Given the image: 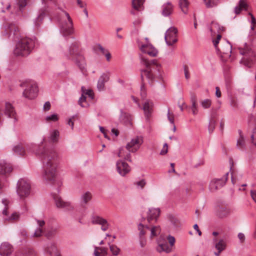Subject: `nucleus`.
<instances>
[{
    "label": "nucleus",
    "mask_w": 256,
    "mask_h": 256,
    "mask_svg": "<svg viewBox=\"0 0 256 256\" xmlns=\"http://www.w3.org/2000/svg\"><path fill=\"white\" fill-rule=\"evenodd\" d=\"M104 84L105 82L100 78L98 80V84H97V88L99 91H102L104 90Z\"/></svg>",
    "instance_id": "603ef678"
},
{
    "label": "nucleus",
    "mask_w": 256,
    "mask_h": 256,
    "mask_svg": "<svg viewBox=\"0 0 256 256\" xmlns=\"http://www.w3.org/2000/svg\"><path fill=\"white\" fill-rule=\"evenodd\" d=\"M240 53L244 56V60L248 62H252L256 56V54L251 48L246 43L244 48H240Z\"/></svg>",
    "instance_id": "ddd939ff"
},
{
    "label": "nucleus",
    "mask_w": 256,
    "mask_h": 256,
    "mask_svg": "<svg viewBox=\"0 0 256 256\" xmlns=\"http://www.w3.org/2000/svg\"><path fill=\"white\" fill-rule=\"evenodd\" d=\"M108 245L110 246V250L112 253V254L114 256H118L120 252V249L114 244H110L109 243Z\"/></svg>",
    "instance_id": "49530a36"
},
{
    "label": "nucleus",
    "mask_w": 256,
    "mask_h": 256,
    "mask_svg": "<svg viewBox=\"0 0 256 256\" xmlns=\"http://www.w3.org/2000/svg\"><path fill=\"white\" fill-rule=\"evenodd\" d=\"M78 103L82 108L87 107L88 106V104L86 102V96H84V94H82L81 97L79 98Z\"/></svg>",
    "instance_id": "de8ad7c7"
},
{
    "label": "nucleus",
    "mask_w": 256,
    "mask_h": 256,
    "mask_svg": "<svg viewBox=\"0 0 256 256\" xmlns=\"http://www.w3.org/2000/svg\"><path fill=\"white\" fill-rule=\"evenodd\" d=\"M32 151L40 156L43 162V177L46 180L54 183L56 178V161L58 154L56 150L50 148L32 144Z\"/></svg>",
    "instance_id": "f257e3e1"
},
{
    "label": "nucleus",
    "mask_w": 256,
    "mask_h": 256,
    "mask_svg": "<svg viewBox=\"0 0 256 256\" xmlns=\"http://www.w3.org/2000/svg\"><path fill=\"white\" fill-rule=\"evenodd\" d=\"M16 256H36V254L32 248H26L18 251Z\"/></svg>",
    "instance_id": "b1692460"
},
{
    "label": "nucleus",
    "mask_w": 256,
    "mask_h": 256,
    "mask_svg": "<svg viewBox=\"0 0 256 256\" xmlns=\"http://www.w3.org/2000/svg\"><path fill=\"white\" fill-rule=\"evenodd\" d=\"M160 214V210L158 208H149L147 216L148 221L150 222L151 220H156Z\"/></svg>",
    "instance_id": "393cba45"
},
{
    "label": "nucleus",
    "mask_w": 256,
    "mask_h": 256,
    "mask_svg": "<svg viewBox=\"0 0 256 256\" xmlns=\"http://www.w3.org/2000/svg\"><path fill=\"white\" fill-rule=\"evenodd\" d=\"M168 144L166 143H165L164 144L163 148L160 152V154L161 155H164L168 152Z\"/></svg>",
    "instance_id": "680f3d73"
},
{
    "label": "nucleus",
    "mask_w": 256,
    "mask_h": 256,
    "mask_svg": "<svg viewBox=\"0 0 256 256\" xmlns=\"http://www.w3.org/2000/svg\"><path fill=\"white\" fill-rule=\"evenodd\" d=\"M35 46V40L28 38H22L16 44L14 54L18 56H27L34 50Z\"/></svg>",
    "instance_id": "20e7f679"
},
{
    "label": "nucleus",
    "mask_w": 256,
    "mask_h": 256,
    "mask_svg": "<svg viewBox=\"0 0 256 256\" xmlns=\"http://www.w3.org/2000/svg\"><path fill=\"white\" fill-rule=\"evenodd\" d=\"M230 213V209L225 206H218L217 208L216 214L219 218H224L228 216Z\"/></svg>",
    "instance_id": "c85d7f7f"
},
{
    "label": "nucleus",
    "mask_w": 256,
    "mask_h": 256,
    "mask_svg": "<svg viewBox=\"0 0 256 256\" xmlns=\"http://www.w3.org/2000/svg\"><path fill=\"white\" fill-rule=\"evenodd\" d=\"M131 149L126 150V146L125 148L122 147L119 150V152L118 154V156L120 158H122L124 160H128L130 162H132V160L130 158L131 154L130 151Z\"/></svg>",
    "instance_id": "4be33fe9"
},
{
    "label": "nucleus",
    "mask_w": 256,
    "mask_h": 256,
    "mask_svg": "<svg viewBox=\"0 0 256 256\" xmlns=\"http://www.w3.org/2000/svg\"><path fill=\"white\" fill-rule=\"evenodd\" d=\"M177 34L178 30L175 27H171L166 30L164 40L168 46H172L178 41Z\"/></svg>",
    "instance_id": "f8f14e48"
},
{
    "label": "nucleus",
    "mask_w": 256,
    "mask_h": 256,
    "mask_svg": "<svg viewBox=\"0 0 256 256\" xmlns=\"http://www.w3.org/2000/svg\"><path fill=\"white\" fill-rule=\"evenodd\" d=\"M216 125V120L214 118H212L209 122V124L208 127V132L210 134H212L214 128Z\"/></svg>",
    "instance_id": "c03bdc74"
},
{
    "label": "nucleus",
    "mask_w": 256,
    "mask_h": 256,
    "mask_svg": "<svg viewBox=\"0 0 256 256\" xmlns=\"http://www.w3.org/2000/svg\"><path fill=\"white\" fill-rule=\"evenodd\" d=\"M110 76V73L109 72H107L106 73H103L99 78L104 82H106L108 81Z\"/></svg>",
    "instance_id": "3c124183"
},
{
    "label": "nucleus",
    "mask_w": 256,
    "mask_h": 256,
    "mask_svg": "<svg viewBox=\"0 0 256 256\" xmlns=\"http://www.w3.org/2000/svg\"><path fill=\"white\" fill-rule=\"evenodd\" d=\"M182 102H180V101H179L178 103V106L179 108H180V110L181 111H183L184 110V108H187V106L186 105V103L183 101V100H182Z\"/></svg>",
    "instance_id": "69168bd1"
},
{
    "label": "nucleus",
    "mask_w": 256,
    "mask_h": 256,
    "mask_svg": "<svg viewBox=\"0 0 256 256\" xmlns=\"http://www.w3.org/2000/svg\"><path fill=\"white\" fill-rule=\"evenodd\" d=\"M4 114L9 118H14V122L17 121L15 117L16 112L14 108L10 102H6L5 104Z\"/></svg>",
    "instance_id": "5701e85b"
},
{
    "label": "nucleus",
    "mask_w": 256,
    "mask_h": 256,
    "mask_svg": "<svg viewBox=\"0 0 256 256\" xmlns=\"http://www.w3.org/2000/svg\"><path fill=\"white\" fill-rule=\"evenodd\" d=\"M174 6L170 2H167L162 6V14L164 16H168L172 14Z\"/></svg>",
    "instance_id": "412c9836"
},
{
    "label": "nucleus",
    "mask_w": 256,
    "mask_h": 256,
    "mask_svg": "<svg viewBox=\"0 0 256 256\" xmlns=\"http://www.w3.org/2000/svg\"><path fill=\"white\" fill-rule=\"evenodd\" d=\"M14 152L19 156H23L26 154V150L22 144H18L12 148Z\"/></svg>",
    "instance_id": "7c9ffc66"
},
{
    "label": "nucleus",
    "mask_w": 256,
    "mask_h": 256,
    "mask_svg": "<svg viewBox=\"0 0 256 256\" xmlns=\"http://www.w3.org/2000/svg\"><path fill=\"white\" fill-rule=\"evenodd\" d=\"M56 233V230L55 229H52L50 230H48L45 234V236L48 239H51L52 238Z\"/></svg>",
    "instance_id": "8fccbe9b"
},
{
    "label": "nucleus",
    "mask_w": 256,
    "mask_h": 256,
    "mask_svg": "<svg viewBox=\"0 0 256 256\" xmlns=\"http://www.w3.org/2000/svg\"><path fill=\"white\" fill-rule=\"evenodd\" d=\"M92 199L91 194L87 192L82 194L80 197V202L82 206L84 204H86L89 201Z\"/></svg>",
    "instance_id": "e433bc0d"
},
{
    "label": "nucleus",
    "mask_w": 256,
    "mask_h": 256,
    "mask_svg": "<svg viewBox=\"0 0 256 256\" xmlns=\"http://www.w3.org/2000/svg\"><path fill=\"white\" fill-rule=\"evenodd\" d=\"M212 26L213 28H214L218 30H222L223 31L224 30V27L222 26H220L218 23L214 22H212Z\"/></svg>",
    "instance_id": "5fc2aeb1"
},
{
    "label": "nucleus",
    "mask_w": 256,
    "mask_h": 256,
    "mask_svg": "<svg viewBox=\"0 0 256 256\" xmlns=\"http://www.w3.org/2000/svg\"><path fill=\"white\" fill-rule=\"evenodd\" d=\"M200 104L204 108L207 109L210 107L212 105V101L210 99H205L201 101Z\"/></svg>",
    "instance_id": "a18cd8bd"
},
{
    "label": "nucleus",
    "mask_w": 256,
    "mask_h": 256,
    "mask_svg": "<svg viewBox=\"0 0 256 256\" xmlns=\"http://www.w3.org/2000/svg\"><path fill=\"white\" fill-rule=\"evenodd\" d=\"M144 0H133L132 5L133 8L137 10H140L142 6Z\"/></svg>",
    "instance_id": "37998d69"
},
{
    "label": "nucleus",
    "mask_w": 256,
    "mask_h": 256,
    "mask_svg": "<svg viewBox=\"0 0 256 256\" xmlns=\"http://www.w3.org/2000/svg\"><path fill=\"white\" fill-rule=\"evenodd\" d=\"M4 30L2 32L3 36L16 40L20 36L18 26L12 22H6L4 25Z\"/></svg>",
    "instance_id": "423d86ee"
},
{
    "label": "nucleus",
    "mask_w": 256,
    "mask_h": 256,
    "mask_svg": "<svg viewBox=\"0 0 256 256\" xmlns=\"http://www.w3.org/2000/svg\"><path fill=\"white\" fill-rule=\"evenodd\" d=\"M21 87L26 88L22 92V96L29 100L36 98L38 94V86L34 81L28 80L22 82L20 84Z\"/></svg>",
    "instance_id": "39448f33"
},
{
    "label": "nucleus",
    "mask_w": 256,
    "mask_h": 256,
    "mask_svg": "<svg viewBox=\"0 0 256 256\" xmlns=\"http://www.w3.org/2000/svg\"><path fill=\"white\" fill-rule=\"evenodd\" d=\"M12 168L10 164L4 161L0 162V189L6 186V178L12 172Z\"/></svg>",
    "instance_id": "1a4fd4ad"
},
{
    "label": "nucleus",
    "mask_w": 256,
    "mask_h": 256,
    "mask_svg": "<svg viewBox=\"0 0 256 256\" xmlns=\"http://www.w3.org/2000/svg\"><path fill=\"white\" fill-rule=\"evenodd\" d=\"M45 120L46 122L52 121L56 122L58 120V117L57 114H52L50 116H48L46 117Z\"/></svg>",
    "instance_id": "09e8293b"
},
{
    "label": "nucleus",
    "mask_w": 256,
    "mask_h": 256,
    "mask_svg": "<svg viewBox=\"0 0 256 256\" xmlns=\"http://www.w3.org/2000/svg\"><path fill=\"white\" fill-rule=\"evenodd\" d=\"M156 250L158 252H164L166 253H170L172 252V248H170L166 242L164 243L158 242V245L156 248Z\"/></svg>",
    "instance_id": "2f4dec72"
},
{
    "label": "nucleus",
    "mask_w": 256,
    "mask_h": 256,
    "mask_svg": "<svg viewBox=\"0 0 256 256\" xmlns=\"http://www.w3.org/2000/svg\"><path fill=\"white\" fill-rule=\"evenodd\" d=\"M148 230L150 231V238L157 236L160 233L161 229L160 226H154L150 228Z\"/></svg>",
    "instance_id": "79ce46f5"
},
{
    "label": "nucleus",
    "mask_w": 256,
    "mask_h": 256,
    "mask_svg": "<svg viewBox=\"0 0 256 256\" xmlns=\"http://www.w3.org/2000/svg\"><path fill=\"white\" fill-rule=\"evenodd\" d=\"M67 18V21H63L60 26V32L64 36H70L74 32L73 22L70 14L66 11H63Z\"/></svg>",
    "instance_id": "0eeeda50"
},
{
    "label": "nucleus",
    "mask_w": 256,
    "mask_h": 256,
    "mask_svg": "<svg viewBox=\"0 0 256 256\" xmlns=\"http://www.w3.org/2000/svg\"><path fill=\"white\" fill-rule=\"evenodd\" d=\"M98 250H100L102 254V256H106L108 252V248L104 247H98Z\"/></svg>",
    "instance_id": "e2e57ef3"
},
{
    "label": "nucleus",
    "mask_w": 256,
    "mask_h": 256,
    "mask_svg": "<svg viewBox=\"0 0 256 256\" xmlns=\"http://www.w3.org/2000/svg\"><path fill=\"white\" fill-rule=\"evenodd\" d=\"M238 132L240 134V138L237 141L236 146L240 149H242L245 146L244 139L242 135V130H239Z\"/></svg>",
    "instance_id": "a19ab883"
},
{
    "label": "nucleus",
    "mask_w": 256,
    "mask_h": 256,
    "mask_svg": "<svg viewBox=\"0 0 256 256\" xmlns=\"http://www.w3.org/2000/svg\"><path fill=\"white\" fill-rule=\"evenodd\" d=\"M230 104L232 107L235 108H237L238 106L237 100L234 98H230Z\"/></svg>",
    "instance_id": "13d9d810"
},
{
    "label": "nucleus",
    "mask_w": 256,
    "mask_h": 256,
    "mask_svg": "<svg viewBox=\"0 0 256 256\" xmlns=\"http://www.w3.org/2000/svg\"><path fill=\"white\" fill-rule=\"evenodd\" d=\"M190 102L192 103L190 108L192 110V114L196 115L198 112V104L196 103V96L194 93H191Z\"/></svg>",
    "instance_id": "c756f323"
},
{
    "label": "nucleus",
    "mask_w": 256,
    "mask_h": 256,
    "mask_svg": "<svg viewBox=\"0 0 256 256\" xmlns=\"http://www.w3.org/2000/svg\"><path fill=\"white\" fill-rule=\"evenodd\" d=\"M250 194L253 200L256 202V190H250Z\"/></svg>",
    "instance_id": "774afa93"
},
{
    "label": "nucleus",
    "mask_w": 256,
    "mask_h": 256,
    "mask_svg": "<svg viewBox=\"0 0 256 256\" xmlns=\"http://www.w3.org/2000/svg\"><path fill=\"white\" fill-rule=\"evenodd\" d=\"M31 186L28 180L24 178L20 179L16 186V192L22 198L28 197L30 192Z\"/></svg>",
    "instance_id": "6e6552de"
},
{
    "label": "nucleus",
    "mask_w": 256,
    "mask_h": 256,
    "mask_svg": "<svg viewBox=\"0 0 256 256\" xmlns=\"http://www.w3.org/2000/svg\"><path fill=\"white\" fill-rule=\"evenodd\" d=\"M248 7L246 0H240L238 6L234 8V13L236 14H240V12L244 10H246Z\"/></svg>",
    "instance_id": "cd10ccee"
},
{
    "label": "nucleus",
    "mask_w": 256,
    "mask_h": 256,
    "mask_svg": "<svg viewBox=\"0 0 256 256\" xmlns=\"http://www.w3.org/2000/svg\"><path fill=\"white\" fill-rule=\"evenodd\" d=\"M149 229L150 227L147 225L140 223L138 225V230L140 231L139 238H145L144 236Z\"/></svg>",
    "instance_id": "72a5a7b5"
},
{
    "label": "nucleus",
    "mask_w": 256,
    "mask_h": 256,
    "mask_svg": "<svg viewBox=\"0 0 256 256\" xmlns=\"http://www.w3.org/2000/svg\"><path fill=\"white\" fill-rule=\"evenodd\" d=\"M140 49L142 52L149 56L154 57L158 54V50L150 44H142Z\"/></svg>",
    "instance_id": "a211bd4d"
},
{
    "label": "nucleus",
    "mask_w": 256,
    "mask_h": 256,
    "mask_svg": "<svg viewBox=\"0 0 256 256\" xmlns=\"http://www.w3.org/2000/svg\"><path fill=\"white\" fill-rule=\"evenodd\" d=\"M132 118L131 116L126 112L120 110V121L126 126H130L132 125Z\"/></svg>",
    "instance_id": "aec40b11"
},
{
    "label": "nucleus",
    "mask_w": 256,
    "mask_h": 256,
    "mask_svg": "<svg viewBox=\"0 0 256 256\" xmlns=\"http://www.w3.org/2000/svg\"><path fill=\"white\" fill-rule=\"evenodd\" d=\"M228 172H226L224 176L220 178L213 179L210 182L209 185L210 190L214 192L224 186L228 180Z\"/></svg>",
    "instance_id": "9b49d317"
},
{
    "label": "nucleus",
    "mask_w": 256,
    "mask_h": 256,
    "mask_svg": "<svg viewBox=\"0 0 256 256\" xmlns=\"http://www.w3.org/2000/svg\"><path fill=\"white\" fill-rule=\"evenodd\" d=\"M168 120H169V121L170 122L173 124H174V115L173 114H170V110H168Z\"/></svg>",
    "instance_id": "0e129e2a"
},
{
    "label": "nucleus",
    "mask_w": 256,
    "mask_h": 256,
    "mask_svg": "<svg viewBox=\"0 0 256 256\" xmlns=\"http://www.w3.org/2000/svg\"><path fill=\"white\" fill-rule=\"evenodd\" d=\"M53 198L58 208H62L68 211H71L74 209V206L70 202H64L61 197L56 194H54Z\"/></svg>",
    "instance_id": "4468645a"
},
{
    "label": "nucleus",
    "mask_w": 256,
    "mask_h": 256,
    "mask_svg": "<svg viewBox=\"0 0 256 256\" xmlns=\"http://www.w3.org/2000/svg\"><path fill=\"white\" fill-rule=\"evenodd\" d=\"M232 52V46L228 42L224 46L222 47V50H220L221 52L223 53L224 54H226L228 56H230Z\"/></svg>",
    "instance_id": "c9c22d12"
},
{
    "label": "nucleus",
    "mask_w": 256,
    "mask_h": 256,
    "mask_svg": "<svg viewBox=\"0 0 256 256\" xmlns=\"http://www.w3.org/2000/svg\"><path fill=\"white\" fill-rule=\"evenodd\" d=\"M251 140L252 142L256 146V128L254 132V134L251 136Z\"/></svg>",
    "instance_id": "338daca9"
},
{
    "label": "nucleus",
    "mask_w": 256,
    "mask_h": 256,
    "mask_svg": "<svg viewBox=\"0 0 256 256\" xmlns=\"http://www.w3.org/2000/svg\"><path fill=\"white\" fill-rule=\"evenodd\" d=\"M63 53L67 59L74 61L81 70L85 68V60L80 52L79 46L76 42H72L66 50H63Z\"/></svg>",
    "instance_id": "7ed1b4c3"
},
{
    "label": "nucleus",
    "mask_w": 256,
    "mask_h": 256,
    "mask_svg": "<svg viewBox=\"0 0 256 256\" xmlns=\"http://www.w3.org/2000/svg\"><path fill=\"white\" fill-rule=\"evenodd\" d=\"M60 136L59 132L56 130H54L50 132V135L48 140L50 142L54 143L58 141Z\"/></svg>",
    "instance_id": "f704fd0d"
},
{
    "label": "nucleus",
    "mask_w": 256,
    "mask_h": 256,
    "mask_svg": "<svg viewBox=\"0 0 256 256\" xmlns=\"http://www.w3.org/2000/svg\"><path fill=\"white\" fill-rule=\"evenodd\" d=\"M92 219V222L94 224L102 225V224H106L107 220L100 216H93Z\"/></svg>",
    "instance_id": "4c0bfd02"
},
{
    "label": "nucleus",
    "mask_w": 256,
    "mask_h": 256,
    "mask_svg": "<svg viewBox=\"0 0 256 256\" xmlns=\"http://www.w3.org/2000/svg\"><path fill=\"white\" fill-rule=\"evenodd\" d=\"M143 143V138L142 136H137L131 140L126 146V150L131 149L132 152H136Z\"/></svg>",
    "instance_id": "2eb2a0df"
},
{
    "label": "nucleus",
    "mask_w": 256,
    "mask_h": 256,
    "mask_svg": "<svg viewBox=\"0 0 256 256\" xmlns=\"http://www.w3.org/2000/svg\"><path fill=\"white\" fill-rule=\"evenodd\" d=\"M168 240L170 246H173L175 242V238L174 236L169 235L168 237Z\"/></svg>",
    "instance_id": "bf43d9fd"
},
{
    "label": "nucleus",
    "mask_w": 256,
    "mask_h": 256,
    "mask_svg": "<svg viewBox=\"0 0 256 256\" xmlns=\"http://www.w3.org/2000/svg\"><path fill=\"white\" fill-rule=\"evenodd\" d=\"M42 229L40 228H38L36 230L34 234V236L35 237H40L42 235Z\"/></svg>",
    "instance_id": "6e6d98bb"
},
{
    "label": "nucleus",
    "mask_w": 256,
    "mask_h": 256,
    "mask_svg": "<svg viewBox=\"0 0 256 256\" xmlns=\"http://www.w3.org/2000/svg\"><path fill=\"white\" fill-rule=\"evenodd\" d=\"M141 62L144 65L146 68L141 70V79L144 81V76L148 80L150 84H152L156 78H162L160 74L161 66L156 59L149 60L143 56H140Z\"/></svg>",
    "instance_id": "f03ea898"
},
{
    "label": "nucleus",
    "mask_w": 256,
    "mask_h": 256,
    "mask_svg": "<svg viewBox=\"0 0 256 256\" xmlns=\"http://www.w3.org/2000/svg\"><path fill=\"white\" fill-rule=\"evenodd\" d=\"M207 8L216 6L220 2V0H203Z\"/></svg>",
    "instance_id": "58836bf2"
},
{
    "label": "nucleus",
    "mask_w": 256,
    "mask_h": 256,
    "mask_svg": "<svg viewBox=\"0 0 256 256\" xmlns=\"http://www.w3.org/2000/svg\"><path fill=\"white\" fill-rule=\"evenodd\" d=\"M213 242L214 244V247L216 250H224L226 248V242L223 239L218 240L217 238H214Z\"/></svg>",
    "instance_id": "bb28decb"
},
{
    "label": "nucleus",
    "mask_w": 256,
    "mask_h": 256,
    "mask_svg": "<svg viewBox=\"0 0 256 256\" xmlns=\"http://www.w3.org/2000/svg\"><path fill=\"white\" fill-rule=\"evenodd\" d=\"M2 203L4 205V208L2 211V214L4 216V221H8L10 222H12L15 220H18L20 218V214L15 212L9 215L8 209V203L9 202L6 199H3L2 200Z\"/></svg>",
    "instance_id": "9d476101"
},
{
    "label": "nucleus",
    "mask_w": 256,
    "mask_h": 256,
    "mask_svg": "<svg viewBox=\"0 0 256 256\" xmlns=\"http://www.w3.org/2000/svg\"><path fill=\"white\" fill-rule=\"evenodd\" d=\"M134 184L141 188H143L146 184V182L144 179H142L138 182H134Z\"/></svg>",
    "instance_id": "864d4df0"
},
{
    "label": "nucleus",
    "mask_w": 256,
    "mask_h": 256,
    "mask_svg": "<svg viewBox=\"0 0 256 256\" xmlns=\"http://www.w3.org/2000/svg\"><path fill=\"white\" fill-rule=\"evenodd\" d=\"M153 102L150 100H146L143 104V110L147 118H148L152 110Z\"/></svg>",
    "instance_id": "a878e982"
},
{
    "label": "nucleus",
    "mask_w": 256,
    "mask_h": 256,
    "mask_svg": "<svg viewBox=\"0 0 256 256\" xmlns=\"http://www.w3.org/2000/svg\"><path fill=\"white\" fill-rule=\"evenodd\" d=\"M116 170L118 173L124 176L130 171V166L123 160H119L116 162Z\"/></svg>",
    "instance_id": "dca6fc26"
},
{
    "label": "nucleus",
    "mask_w": 256,
    "mask_h": 256,
    "mask_svg": "<svg viewBox=\"0 0 256 256\" xmlns=\"http://www.w3.org/2000/svg\"><path fill=\"white\" fill-rule=\"evenodd\" d=\"M188 4L189 3L187 0H179V6L185 14L188 12Z\"/></svg>",
    "instance_id": "ea45409f"
},
{
    "label": "nucleus",
    "mask_w": 256,
    "mask_h": 256,
    "mask_svg": "<svg viewBox=\"0 0 256 256\" xmlns=\"http://www.w3.org/2000/svg\"><path fill=\"white\" fill-rule=\"evenodd\" d=\"M139 242L142 248H144L146 245V238H139Z\"/></svg>",
    "instance_id": "052dcab7"
},
{
    "label": "nucleus",
    "mask_w": 256,
    "mask_h": 256,
    "mask_svg": "<svg viewBox=\"0 0 256 256\" xmlns=\"http://www.w3.org/2000/svg\"><path fill=\"white\" fill-rule=\"evenodd\" d=\"M184 76L186 80H188L190 78V74L188 72V68L187 66L185 65L184 67Z\"/></svg>",
    "instance_id": "4d7b16f0"
},
{
    "label": "nucleus",
    "mask_w": 256,
    "mask_h": 256,
    "mask_svg": "<svg viewBox=\"0 0 256 256\" xmlns=\"http://www.w3.org/2000/svg\"><path fill=\"white\" fill-rule=\"evenodd\" d=\"M44 251L50 256H60V253L54 242L48 244L44 248Z\"/></svg>",
    "instance_id": "f3484780"
},
{
    "label": "nucleus",
    "mask_w": 256,
    "mask_h": 256,
    "mask_svg": "<svg viewBox=\"0 0 256 256\" xmlns=\"http://www.w3.org/2000/svg\"><path fill=\"white\" fill-rule=\"evenodd\" d=\"M46 10L42 9L39 12V14L38 15V17L36 18L34 23H35V26L37 28H38L41 24L42 23V21L44 18L46 16Z\"/></svg>",
    "instance_id": "473e14b6"
},
{
    "label": "nucleus",
    "mask_w": 256,
    "mask_h": 256,
    "mask_svg": "<svg viewBox=\"0 0 256 256\" xmlns=\"http://www.w3.org/2000/svg\"><path fill=\"white\" fill-rule=\"evenodd\" d=\"M12 252V246L8 242H3L0 246V254L1 256H8Z\"/></svg>",
    "instance_id": "6ab92c4d"
}]
</instances>
